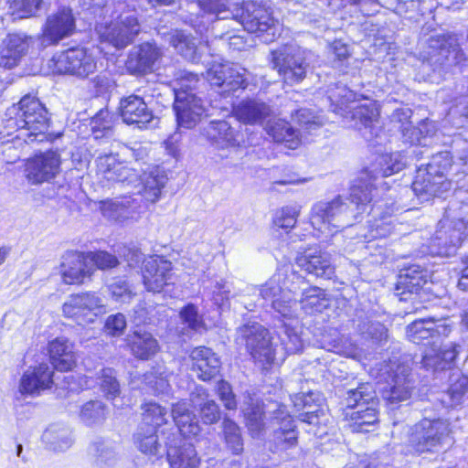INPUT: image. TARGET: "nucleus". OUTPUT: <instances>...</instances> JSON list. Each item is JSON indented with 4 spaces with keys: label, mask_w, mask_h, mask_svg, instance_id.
I'll list each match as a JSON object with an SVG mask.
<instances>
[{
    "label": "nucleus",
    "mask_w": 468,
    "mask_h": 468,
    "mask_svg": "<svg viewBox=\"0 0 468 468\" xmlns=\"http://www.w3.org/2000/svg\"><path fill=\"white\" fill-rule=\"evenodd\" d=\"M288 269L279 270L260 288V294L271 301L275 313L282 318L296 320L299 303L307 314L321 313L329 306L324 290L308 286L305 280Z\"/></svg>",
    "instance_id": "nucleus-1"
},
{
    "label": "nucleus",
    "mask_w": 468,
    "mask_h": 468,
    "mask_svg": "<svg viewBox=\"0 0 468 468\" xmlns=\"http://www.w3.org/2000/svg\"><path fill=\"white\" fill-rule=\"evenodd\" d=\"M372 186L361 178L351 187L348 202L338 197L331 202H319L313 207L311 224L325 237L333 236L339 229L353 224V220L367 212Z\"/></svg>",
    "instance_id": "nucleus-2"
},
{
    "label": "nucleus",
    "mask_w": 468,
    "mask_h": 468,
    "mask_svg": "<svg viewBox=\"0 0 468 468\" xmlns=\"http://www.w3.org/2000/svg\"><path fill=\"white\" fill-rule=\"evenodd\" d=\"M198 2L201 10L214 15L217 19H235L244 28L271 42L281 34V25L270 13L257 5V2Z\"/></svg>",
    "instance_id": "nucleus-3"
},
{
    "label": "nucleus",
    "mask_w": 468,
    "mask_h": 468,
    "mask_svg": "<svg viewBox=\"0 0 468 468\" xmlns=\"http://www.w3.org/2000/svg\"><path fill=\"white\" fill-rule=\"evenodd\" d=\"M97 176L101 182L122 183L133 186L147 201L156 202L165 186L166 178L157 170L144 173L139 176L134 169L121 163L112 154L101 155L97 158Z\"/></svg>",
    "instance_id": "nucleus-4"
},
{
    "label": "nucleus",
    "mask_w": 468,
    "mask_h": 468,
    "mask_svg": "<svg viewBox=\"0 0 468 468\" xmlns=\"http://www.w3.org/2000/svg\"><path fill=\"white\" fill-rule=\"evenodd\" d=\"M8 114L10 118L7 120L6 127H16V138L27 144L42 142L47 138L46 132L49 123L48 112L36 97L24 96L17 105H13L8 110Z\"/></svg>",
    "instance_id": "nucleus-5"
},
{
    "label": "nucleus",
    "mask_w": 468,
    "mask_h": 468,
    "mask_svg": "<svg viewBox=\"0 0 468 468\" xmlns=\"http://www.w3.org/2000/svg\"><path fill=\"white\" fill-rule=\"evenodd\" d=\"M452 168L449 152H441L432 156L425 168H419L412 190L421 202L433 197H440L452 188V181L446 178Z\"/></svg>",
    "instance_id": "nucleus-6"
},
{
    "label": "nucleus",
    "mask_w": 468,
    "mask_h": 468,
    "mask_svg": "<svg viewBox=\"0 0 468 468\" xmlns=\"http://www.w3.org/2000/svg\"><path fill=\"white\" fill-rule=\"evenodd\" d=\"M197 82V75L190 72H181L176 80L174 110L179 128L195 127L205 112L201 99L190 91L196 88Z\"/></svg>",
    "instance_id": "nucleus-7"
},
{
    "label": "nucleus",
    "mask_w": 468,
    "mask_h": 468,
    "mask_svg": "<svg viewBox=\"0 0 468 468\" xmlns=\"http://www.w3.org/2000/svg\"><path fill=\"white\" fill-rule=\"evenodd\" d=\"M271 64L285 83L301 82L310 68L312 53L292 46H284L271 53Z\"/></svg>",
    "instance_id": "nucleus-8"
},
{
    "label": "nucleus",
    "mask_w": 468,
    "mask_h": 468,
    "mask_svg": "<svg viewBox=\"0 0 468 468\" xmlns=\"http://www.w3.org/2000/svg\"><path fill=\"white\" fill-rule=\"evenodd\" d=\"M237 341L245 345L254 361L264 369L277 359L269 331L257 323L239 328Z\"/></svg>",
    "instance_id": "nucleus-9"
},
{
    "label": "nucleus",
    "mask_w": 468,
    "mask_h": 468,
    "mask_svg": "<svg viewBox=\"0 0 468 468\" xmlns=\"http://www.w3.org/2000/svg\"><path fill=\"white\" fill-rule=\"evenodd\" d=\"M65 318L80 325L93 324L107 312L102 297L95 292L70 294L61 306Z\"/></svg>",
    "instance_id": "nucleus-10"
},
{
    "label": "nucleus",
    "mask_w": 468,
    "mask_h": 468,
    "mask_svg": "<svg viewBox=\"0 0 468 468\" xmlns=\"http://www.w3.org/2000/svg\"><path fill=\"white\" fill-rule=\"evenodd\" d=\"M449 432L446 421L424 419L410 429L409 445L420 453L437 452L446 443Z\"/></svg>",
    "instance_id": "nucleus-11"
},
{
    "label": "nucleus",
    "mask_w": 468,
    "mask_h": 468,
    "mask_svg": "<svg viewBox=\"0 0 468 468\" xmlns=\"http://www.w3.org/2000/svg\"><path fill=\"white\" fill-rule=\"evenodd\" d=\"M48 65L52 73H68L81 78L89 76L97 69L94 57L85 48H70L56 54Z\"/></svg>",
    "instance_id": "nucleus-12"
},
{
    "label": "nucleus",
    "mask_w": 468,
    "mask_h": 468,
    "mask_svg": "<svg viewBox=\"0 0 468 468\" xmlns=\"http://www.w3.org/2000/svg\"><path fill=\"white\" fill-rule=\"evenodd\" d=\"M96 30L101 42L123 48L133 41L141 27L134 15L124 13L109 25L98 26Z\"/></svg>",
    "instance_id": "nucleus-13"
},
{
    "label": "nucleus",
    "mask_w": 468,
    "mask_h": 468,
    "mask_svg": "<svg viewBox=\"0 0 468 468\" xmlns=\"http://www.w3.org/2000/svg\"><path fill=\"white\" fill-rule=\"evenodd\" d=\"M430 51L426 58L427 63L434 70L451 68L460 64L463 59V53L459 48L457 38L453 36H438L431 38L429 45Z\"/></svg>",
    "instance_id": "nucleus-14"
},
{
    "label": "nucleus",
    "mask_w": 468,
    "mask_h": 468,
    "mask_svg": "<svg viewBox=\"0 0 468 468\" xmlns=\"http://www.w3.org/2000/svg\"><path fill=\"white\" fill-rule=\"evenodd\" d=\"M60 165L61 158L58 153H40L26 161L25 176L33 185L49 182L59 174Z\"/></svg>",
    "instance_id": "nucleus-15"
},
{
    "label": "nucleus",
    "mask_w": 468,
    "mask_h": 468,
    "mask_svg": "<svg viewBox=\"0 0 468 468\" xmlns=\"http://www.w3.org/2000/svg\"><path fill=\"white\" fill-rule=\"evenodd\" d=\"M142 276L147 291L160 292L172 282L173 264L163 256H148L143 261Z\"/></svg>",
    "instance_id": "nucleus-16"
},
{
    "label": "nucleus",
    "mask_w": 468,
    "mask_h": 468,
    "mask_svg": "<svg viewBox=\"0 0 468 468\" xmlns=\"http://www.w3.org/2000/svg\"><path fill=\"white\" fill-rule=\"evenodd\" d=\"M465 236V224L463 219L456 221L444 218L440 220L438 229L431 239V253L448 255L459 246Z\"/></svg>",
    "instance_id": "nucleus-17"
},
{
    "label": "nucleus",
    "mask_w": 468,
    "mask_h": 468,
    "mask_svg": "<svg viewBox=\"0 0 468 468\" xmlns=\"http://www.w3.org/2000/svg\"><path fill=\"white\" fill-rule=\"evenodd\" d=\"M94 272L95 269L90 265L86 253L69 251L63 255L59 274L65 284H83L90 280Z\"/></svg>",
    "instance_id": "nucleus-18"
},
{
    "label": "nucleus",
    "mask_w": 468,
    "mask_h": 468,
    "mask_svg": "<svg viewBox=\"0 0 468 468\" xmlns=\"http://www.w3.org/2000/svg\"><path fill=\"white\" fill-rule=\"evenodd\" d=\"M118 111L123 122L140 129L146 128L154 120L153 111L139 95L131 94L122 98Z\"/></svg>",
    "instance_id": "nucleus-19"
},
{
    "label": "nucleus",
    "mask_w": 468,
    "mask_h": 468,
    "mask_svg": "<svg viewBox=\"0 0 468 468\" xmlns=\"http://www.w3.org/2000/svg\"><path fill=\"white\" fill-rule=\"evenodd\" d=\"M75 30V18L70 8L63 7L47 18L42 32V44L48 46L70 36Z\"/></svg>",
    "instance_id": "nucleus-20"
},
{
    "label": "nucleus",
    "mask_w": 468,
    "mask_h": 468,
    "mask_svg": "<svg viewBox=\"0 0 468 468\" xmlns=\"http://www.w3.org/2000/svg\"><path fill=\"white\" fill-rule=\"evenodd\" d=\"M167 437L166 457L171 468H199L201 458L191 443L182 442L181 439L172 434Z\"/></svg>",
    "instance_id": "nucleus-21"
},
{
    "label": "nucleus",
    "mask_w": 468,
    "mask_h": 468,
    "mask_svg": "<svg viewBox=\"0 0 468 468\" xmlns=\"http://www.w3.org/2000/svg\"><path fill=\"white\" fill-rule=\"evenodd\" d=\"M273 424L279 425L273 431V452L286 451L296 446L298 441L295 425L284 406H279L274 411Z\"/></svg>",
    "instance_id": "nucleus-22"
},
{
    "label": "nucleus",
    "mask_w": 468,
    "mask_h": 468,
    "mask_svg": "<svg viewBox=\"0 0 468 468\" xmlns=\"http://www.w3.org/2000/svg\"><path fill=\"white\" fill-rule=\"evenodd\" d=\"M53 374V369L46 363L28 368L20 379L19 392L23 395H40L52 387Z\"/></svg>",
    "instance_id": "nucleus-23"
},
{
    "label": "nucleus",
    "mask_w": 468,
    "mask_h": 468,
    "mask_svg": "<svg viewBox=\"0 0 468 468\" xmlns=\"http://www.w3.org/2000/svg\"><path fill=\"white\" fill-rule=\"evenodd\" d=\"M206 78L211 85L222 87L224 94L245 88L243 73L230 64L213 65L207 70Z\"/></svg>",
    "instance_id": "nucleus-24"
},
{
    "label": "nucleus",
    "mask_w": 468,
    "mask_h": 468,
    "mask_svg": "<svg viewBox=\"0 0 468 468\" xmlns=\"http://www.w3.org/2000/svg\"><path fill=\"white\" fill-rule=\"evenodd\" d=\"M32 43L31 37L22 33L8 34L0 50V66L12 69L24 57Z\"/></svg>",
    "instance_id": "nucleus-25"
},
{
    "label": "nucleus",
    "mask_w": 468,
    "mask_h": 468,
    "mask_svg": "<svg viewBox=\"0 0 468 468\" xmlns=\"http://www.w3.org/2000/svg\"><path fill=\"white\" fill-rule=\"evenodd\" d=\"M74 344L65 336L51 340L48 346L49 360L53 367L58 371H69L77 363Z\"/></svg>",
    "instance_id": "nucleus-26"
},
{
    "label": "nucleus",
    "mask_w": 468,
    "mask_h": 468,
    "mask_svg": "<svg viewBox=\"0 0 468 468\" xmlns=\"http://www.w3.org/2000/svg\"><path fill=\"white\" fill-rule=\"evenodd\" d=\"M353 119L358 130L365 129L363 135L366 139L370 140L379 135V107L376 101H367L354 108Z\"/></svg>",
    "instance_id": "nucleus-27"
},
{
    "label": "nucleus",
    "mask_w": 468,
    "mask_h": 468,
    "mask_svg": "<svg viewBox=\"0 0 468 468\" xmlns=\"http://www.w3.org/2000/svg\"><path fill=\"white\" fill-rule=\"evenodd\" d=\"M192 370L197 377L207 381L214 378L219 371L220 360L210 348L198 346L191 351Z\"/></svg>",
    "instance_id": "nucleus-28"
},
{
    "label": "nucleus",
    "mask_w": 468,
    "mask_h": 468,
    "mask_svg": "<svg viewBox=\"0 0 468 468\" xmlns=\"http://www.w3.org/2000/svg\"><path fill=\"white\" fill-rule=\"evenodd\" d=\"M271 107L258 99H244L233 107V114L245 124H259L271 114Z\"/></svg>",
    "instance_id": "nucleus-29"
},
{
    "label": "nucleus",
    "mask_w": 468,
    "mask_h": 468,
    "mask_svg": "<svg viewBox=\"0 0 468 468\" xmlns=\"http://www.w3.org/2000/svg\"><path fill=\"white\" fill-rule=\"evenodd\" d=\"M428 272L419 265H411L400 271L397 282V294L401 301H407V293L417 294L427 283Z\"/></svg>",
    "instance_id": "nucleus-30"
},
{
    "label": "nucleus",
    "mask_w": 468,
    "mask_h": 468,
    "mask_svg": "<svg viewBox=\"0 0 468 468\" xmlns=\"http://www.w3.org/2000/svg\"><path fill=\"white\" fill-rule=\"evenodd\" d=\"M126 341L132 354L138 359L148 360L160 350L156 338L144 329L134 330L127 335Z\"/></svg>",
    "instance_id": "nucleus-31"
},
{
    "label": "nucleus",
    "mask_w": 468,
    "mask_h": 468,
    "mask_svg": "<svg viewBox=\"0 0 468 468\" xmlns=\"http://www.w3.org/2000/svg\"><path fill=\"white\" fill-rule=\"evenodd\" d=\"M204 134L218 148L235 147L240 144V135L225 121H212L204 128Z\"/></svg>",
    "instance_id": "nucleus-32"
},
{
    "label": "nucleus",
    "mask_w": 468,
    "mask_h": 468,
    "mask_svg": "<svg viewBox=\"0 0 468 468\" xmlns=\"http://www.w3.org/2000/svg\"><path fill=\"white\" fill-rule=\"evenodd\" d=\"M159 56L160 52L155 46L144 43L130 52L126 65L133 73H146L153 69Z\"/></svg>",
    "instance_id": "nucleus-33"
},
{
    "label": "nucleus",
    "mask_w": 468,
    "mask_h": 468,
    "mask_svg": "<svg viewBox=\"0 0 468 468\" xmlns=\"http://www.w3.org/2000/svg\"><path fill=\"white\" fill-rule=\"evenodd\" d=\"M297 264L308 273L317 277L329 279L334 273L329 255L321 250L306 251L297 258Z\"/></svg>",
    "instance_id": "nucleus-34"
},
{
    "label": "nucleus",
    "mask_w": 468,
    "mask_h": 468,
    "mask_svg": "<svg viewBox=\"0 0 468 468\" xmlns=\"http://www.w3.org/2000/svg\"><path fill=\"white\" fill-rule=\"evenodd\" d=\"M135 203L136 200L131 197L103 200L100 202V211L108 220L123 222L136 212L138 206Z\"/></svg>",
    "instance_id": "nucleus-35"
},
{
    "label": "nucleus",
    "mask_w": 468,
    "mask_h": 468,
    "mask_svg": "<svg viewBox=\"0 0 468 468\" xmlns=\"http://www.w3.org/2000/svg\"><path fill=\"white\" fill-rule=\"evenodd\" d=\"M457 354L456 345L451 344L441 349L433 341L432 346L424 350L421 362L423 367L428 369L443 370L450 367Z\"/></svg>",
    "instance_id": "nucleus-36"
},
{
    "label": "nucleus",
    "mask_w": 468,
    "mask_h": 468,
    "mask_svg": "<svg viewBox=\"0 0 468 468\" xmlns=\"http://www.w3.org/2000/svg\"><path fill=\"white\" fill-rule=\"evenodd\" d=\"M265 130L274 141L284 143L290 149L297 148L302 142L299 132L282 119L270 120Z\"/></svg>",
    "instance_id": "nucleus-37"
},
{
    "label": "nucleus",
    "mask_w": 468,
    "mask_h": 468,
    "mask_svg": "<svg viewBox=\"0 0 468 468\" xmlns=\"http://www.w3.org/2000/svg\"><path fill=\"white\" fill-rule=\"evenodd\" d=\"M172 416L182 436L192 437L199 433L198 421L186 401H179L173 405Z\"/></svg>",
    "instance_id": "nucleus-38"
},
{
    "label": "nucleus",
    "mask_w": 468,
    "mask_h": 468,
    "mask_svg": "<svg viewBox=\"0 0 468 468\" xmlns=\"http://www.w3.org/2000/svg\"><path fill=\"white\" fill-rule=\"evenodd\" d=\"M406 165L405 157L401 153L385 154L378 156L370 166L368 174L372 177H386L402 170Z\"/></svg>",
    "instance_id": "nucleus-39"
},
{
    "label": "nucleus",
    "mask_w": 468,
    "mask_h": 468,
    "mask_svg": "<svg viewBox=\"0 0 468 468\" xmlns=\"http://www.w3.org/2000/svg\"><path fill=\"white\" fill-rule=\"evenodd\" d=\"M242 411L246 420V426L252 438H261L265 430L263 405L258 400L249 398Z\"/></svg>",
    "instance_id": "nucleus-40"
},
{
    "label": "nucleus",
    "mask_w": 468,
    "mask_h": 468,
    "mask_svg": "<svg viewBox=\"0 0 468 468\" xmlns=\"http://www.w3.org/2000/svg\"><path fill=\"white\" fill-rule=\"evenodd\" d=\"M208 394L205 388L198 387L191 394V401L195 407H198L203 421L207 424H212L219 419V408L213 399H209Z\"/></svg>",
    "instance_id": "nucleus-41"
},
{
    "label": "nucleus",
    "mask_w": 468,
    "mask_h": 468,
    "mask_svg": "<svg viewBox=\"0 0 468 468\" xmlns=\"http://www.w3.org/2000/svg\"><path fill=\"white\" fill-rule=\"evenodd\" d=\"M375 405L367 406L365 409L358 408L350 413H346L349 418V426L355 432H368L371 428L376 426L378 421V412Z\"/></svg>",
    "instance_id": "nucleus-42"
},
{
    "label": "nucleus",
    "mask_w": 468,
    "mask_h": 468,
    "mask_svg": "<svg viewBox=\"0 0 468 468\" xmlns=\"http://www.w3.org/2000/svg\"><path fill=\"white\" fill-rule=\"evenodd\" d=\"M133 442L135 447L145 455L157 456L160 453L161 443L154 427L139 426L133 435Z\"/></svg>",
    "instance_id": "nucleus-43"
},
{
    "label": "nucleus",
    "mask_w": 468,
    "mask_h": 468,
    "mask_svg": "<svg viewBox=\"0 0 468 468\" xmlns=\"http://www.w3.org/2000/svg\"><path fill=\"white\" fill-rule=\"evenodd\" d=\"M392 386L389 389L383 391V398L389 403H399L409 399L412 393V383L405 369L401 370V374H396L392 378Z\"/></svg>",
    "instance_id": "nucleus-44"
},
{
    "label": "nucleus",
    "mask_w": 468,
    "mask_h": 468,
    "mask_svg": "<svg viewBox=\"0 0 468 468\" xmlns=\"http://www.w3.org/2000/svg\"><path fill=\"white\" fill-rule=\"evenodd\" d=\"M283 319V325L280 332L281 344L285 354H295L303 349V343L300 335L298 318L296 320Z\"/></svg>",
    "instance_id": "nucleus-45"
},
{
    "label": "nucleus",
    "mask_w": 468,
    "mask_h": 468,
    "mask_svg": "<svg viewBox=\"0 0 468 468\" xmlns=\"http://www.w3.org/2000/svg\"><path fill=\"white\" fill-rule=\"evenodd\" d=\"M370 213L375 219L369 226V230L362 237L365 240H370L378 238H386L389 236L393 230L390 220H387L385 216H382V204L379 202L375 203L371 208Z\"/></svg>",
    "instance_id": "nucleus-46"
},
{
    "label": "nucleus",
    "mask_w": 468,
    "mask_h": 468,
    "mask_svg": "<svg viewBox=\"0 0 468 468\" xmlns=\"http://www.w3.org/2000/svg\"><path fill=\"white\" fill-rule=\"evenodd\" d=\"M107 413V407L103 402L90 400L81 406L80 419L85 425H99L105 420Z\"/></svg>",
    "instance_id": "nucleus-47"
},
{
    "label": "nucleus",
    "mask_w": 468,
    "mask_h": 468,
    "mask_svg": "<svg viewBox=\"0 0 468 468\" xmlns=\"http://www.w3.org/2000/svg\"><path fill=\"white\" fill-rule=\"evenodd\" d=\"M319 400V395L314 392H310L307 394L296 395L293 399V403L295 407H302L304 410L300 415V420L302 421L307 422L309 424H318L319 423V416L322 413V410L319 409H313L312 402Z\"/></svg>",
    "instance_id": "nucleus-48"
},
{
    "label": "nucleus",
    "mask_w": 468,
    "mask_h": 468,
    "mask_svg": "<svg viewBox=\"0 0 468 468\" xmlns=\"http://www.w3.org/2000/svg\"><path fill=\"white\" fill-rule=\"evenodd\" d=\"M409 113V110L398 109L392 114V121L401 123L399 129L407 143L410 144H421V129L412 126L410 122H404L410 117Z\"/></svg>",
    "instance_id": "nucleus-49"
},
{
    "label": "nucleus",
    "mask_w": 468,
    "mask_h": 468,
    "mask_svg": "<svg viewBox=\"0 0 468 468\" xmlns=\"http://www.w3.org/2000/svg\"><path fill=\"white\" fill-rule=\"evenodd\" d=\"M222 433L224 441L232 453L239 454L243 452V439L240 428L236 422L225 418L222 421Z\"/></svg>",
    "instance_id": "nucleus-50"
},
{
    "label": "nucleus",
    "mask_w": 468,
    "mask_h": 468,
    "mask_svg": "<svg viewBox=\"0 0 468 468\" xmlns=\"http://www.w3.org/2000/svg\"><path fill=\"white\" fill-rule=\"evenodd\" d=\"M43 440L50 445L54 451H65L72 443L70 431L65 427L51 426L43 434Z\"/></svg>",
    "instance_id": "nucleus-51"
},
{
    "label": "nucleus",
    "mask_w": 468,
    "mask_h": 468,
    "mask_svg": "<svg viewBox=\"0 0 468 468\" xmlns=\"http://www.w3.org/2000/svg\"><path fill=\"white\" fill-rule=\"evenodd\" d=\"M407 337L417 345L429 338H434V321L423 319L412 322L407 326Z\"/></svg>",
    "instance_id": "nucleus-52"
},
{
    "label": "nucleus",
    "mask_w": 468,
    "mask_h": 468,
    "mask_svg": "<svg viewBox=\"0 0 468 468\" xmlns=\"http://www.w3.org/2000/svg\"><path fill=\"white\" fill-rule=\"evenodd\" d=\"M375 391L373 388L366 383L361 384L356 389L347 391L346 398V405L348 408H363L364 406L375 405Z\"/></svg>",
    "instance_id": "nucleus-53"
},
{
    "label": "nucleus",
    "mask_w": 468,
    "mask_h": 468,
    "mask_svg": "<svg viewBox=\"0 0 468 468\" xmlns=\"http://www.w3.org/2000/svg\"><path fill=\"white\" fill-rule=\"evenodd\" d=\"M142 410L143 422L140 426L154 427L156 430L157 427L166 422L167 411L165 408L155 402L149 401L144 403Z\"/></svg>",
    "instance_id": "nucleus-54"
},
{
    "label": "nucleus",
    "mask_w": 468,
    "mask_h": 468,
    "mask_svg": "<svg viewBox=\"0 0 468 468\" xmlns=\"http://www.w3.org/2000/svg\"><path fill=\"white\" fill-rule=\"evenodd\" d=\"M172 373L169 372L165 367L158 366L153 368L152 371L146 373L144 378V381L150 388L155 393H166L170 390L169 378Z\"/></svg>",
    "instance_id": "nucleus-55"
},
{
    "label": "nucleus",
    "mask_w": 468,
    "mask_h": 468,
    "mask_svg": "<svg viewBox=\"0 0 468 468\" xmlns=\"http://www.w3.org/2000/svg\"><path fill=\"white\" fill-rule=\"evenodd\" d=\"M170 44L175 47L184 57L191 58L195 52V43L182 31L175 29L166 35Z\"/></svg>",
    "instance_id": "nucleus-56"
},
{
    "label": "nucleus",
    "mask_w": 468,
    "mask_h": 468,
    "mask_svg": "<svg viewBox=\"0 0 468 468\" xmlns=\"http://www.w3.org/2000/svg\"><path fill=\"white\" fill-rule=\"evenodd\" d=\"M299 214V206H286L275 212L273 223L281 229H292L295 226Z\"/></svg>",
    "instance_id": "nucleus-57"
},
{
    "label": "nucleus",
    "mask_w": 468,
    "mask_h": 468,
    "mask_svg": "<svg viewBox=\"0 0 468 468\" xmlns=\"http://www.w3.org/2000/svg\"><path fill=\"white\" fill-rule=\"evenodd\" d=\"M101 391L108 399H114L120 394V385L112 368H102L100 375Z\"/></svg>",
    "instance_id": "nucleus-58"
},
{
    "label": "nucleus",
    "mask_w": 468,
    "mask_h": 468,
    "mask_svg": "<svg viewBox=\"0 0 468 468\" xmlns=\"http://www.w3.org/2000/svg\"><path fill=\"white\" fill-rule=\"evenodd\" d=\"M86 254L90 265L95 270H110L115 268L119 264V261L116 256L104 250L87 252Z\"/></svg>",
    "instance_id": "nucleus-59"
},
{
    "label": "nucleus",
    "mask_w": 468,
    "mask_h": 468,
    "mask_svg": "<svg viewBox=\"0 0 468 468\" xmlns=\"http://www.w3.org/2000/svg\"><path fill=\"white\" fill-rule=\"evenodd\" d=\"M108 290L112 298L122 303L130 302L134 296L130 285L123 279L113 281L108 285Z\"/></svg>",
    "instance_id": "nucleus-60"
},
{
    "label": "nucleus",
    "mask_w": 468,
    "mask_h": 468,
    "mask_svg": "<svg viewBox=\"0 0 468 468\" xmlns=\"http://www.w3.org/2000/svg\"><path fill=\"white\" fill-rule=\"evenodd\" d=\"M44 2H11V15L14 19H23L36 16Z\"/></svg>",
    "instance_id": "nucleus-61"
},
{
    "label": "nucleus",
    "mask_w": 468,
    "mask_h": 468,
    "mask_svg": "<svg viewBox=\"0 0 468 468\" xmlns=\"http://www.w3.org/2000/svg\"><path fill=\"white\" fill-rule=\"evenodd\" d=\"M180 317L192 330L200 331L204 328V322L197 313V308L194 304H187L180 312Z\"/></svg>",
    "instance_id": "nucleus-62"
},
{
    "label": "nucleus",
    "mask_w": 468,
    "mask_h": 468,
    "mask_svg": "<svg viewBox=\"0 0 468 468\" xmlns=\"http://www.w3.org/2000/svg\"><path fill=\"white\" fill-rule=\"evenodd\" d=\"M468 391V376L457 375L452 378L449 395L453 404H458L461 398Z\"/></svg>",
    "instance_id": "nucleus-63"
},
{
    "label": "nucleus",
    "mask_w": 468,
    "mask_h": 468,
    "mask_svg": "<svg viewBox=\"0 0 468 468\" xmlns=\"http://www.w3.org/2000/svg\"><path fill=\"white\" fill-rule=\"evenodd\" d=\"M126 318L121 314L109 315L105 321L104 329L106 334L112 336H119L122 335L126 328Z\"/></svg>",
    "instance_id": "nucleus-64"
}]
</instances>
